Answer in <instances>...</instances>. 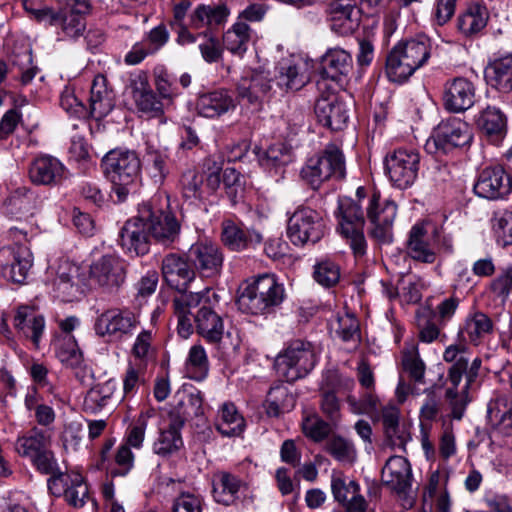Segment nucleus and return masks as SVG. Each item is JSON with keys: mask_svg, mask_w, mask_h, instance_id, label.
Masks as SVG:
<instances>
[{"mask_svg": "<svg viewBox=\"0 0 512 512\" xmlns=\"http://www.w3.org/2000/svg\"><path fill=\"white\" fill-rule=\"evenodd\" d=\"M407 254L417 262L432 264L437 259L435 244L423 223L412 226L406 243Z\"/></svg>", "mask_w": 512, "mask_h": 512, "instance_id": "nucleus-31", "label": "nucleus"}, {"mask_svg": "<svg viewBox=\"0 0 512 512\" xmlns=\"http://www.w3.org/2000/svg\"><path fill=\"white\" fill-rule=\"evenodd\" d=\"M385 435L392 447L404 448L410 439L405 428L399 426V411L396 408L385 409L382 414Z\"/></svg>", "mask_w": 512, "mask_h": 512, "instance_id": "nucleus-50", "label": "nucleus"}, {"mask_svg": "<svg viewBox=\"0 0 512 512\" xmlns=\"http://www.w3.org/2000/svg\"><path fill=\"white\" fill-rule=\"evenodd\" d=\"M313 277L323 287H332L340 279V268L331 260H322L314 266Z\"/></svg>", "mask_w": 512, "mask_h": 512, "instance_id": "nucleus-60", "label": "nucleus"}, {"mask_svg": "<svg viewBox=\"0 0 512 512\" xmlns=\"http://www.w3.org/2000/svg\"><path fill=\"white\" fill-rule=\"evenodd\" d=\"M139 324V316L131 309L112 307L96 317L94 331L99 337L122 341L132 337Z\"/></svg>", "mask_w": 512, "mask_h": 512, "instance_id": "nucleus-7", "label": "nucleus"}, {"mask_svg": "<svg viewBox=\"0 0 512 512\" xmlns=\"http://www.w3.org/2000/svg\"><path fill=\"white\" fill-rule=\"evenodd\" d=\"M149 213L151 215H146L149 236L163 245L173 243L180 232V224L176 217L170 212L152 211L150 206Z\"/></svg>", "mask_w": 512, "mask_h": 512, "instance_id": "nucleus-32", "label": "nucleus"}, {"mask_svg": "<svg viewBox=\"0 0 512 512\" xmlns=\"http://www.w3.org/2000/svg\"><path fill=\"white\" fill-rule=\"evenodd\" d=\"M50 446L51 435L47 431L34 427L17 438L15 450L20 456L32 458Z\"/></svg>", "mask_w": 512, "mask_h": 512, "instance_id": "nucleus-43", "label": "nucleus"}, {"mask_svg": "<svg viewBox=\"0 0 512 512\" xmlns=\"http://www.w3.org/2000/svg\"><path fill=\"white\" fill-rule=\"evenodd\" d=\"M177 403L174 406V422L183 426L184 423L194 417L203 414V397L197 389H184L175 395Z\"/></svg>", "mask_w": 512, "mask_h": 512, "instance_id": "nucleus-37", "label": "nucleus"}, {"mask_svg": "<svg viewBox=\"0 0 512 512\" xmlns=\"http://www.w3.org/2000/svg\"><path fill=\"white\" fill-rule=\"evenodd\" d=\"M442 99L446 110L464 112L474 105L475 86L467 78L455 77L444 84Z\"/></svg>", "mask_w": 512, "mask_h": 512, "instance_id": "nucleus-22", "label": "nucleus"}, {"mask_svg": "<svg viewBox=\"0 0 512 512\" xmlns=\"http://www.w3.org/2000/svg\"><path fill=\"white\" fill-rule=\"evenodd\" d=\"M13 325L25 337L31 339L36 347L39 346L45 329V319L42 315L37 314L29 306H20L14 315Z\"/></svg>", "mask_w": 512, "mask_h": 512, "instance_id": "nucleus-35", "label": "nucleus"}, {"mask_svg": "<svg viewBox=\"0 0 512 512\" xmlns=\"http://www.w3.org/2000/svg\"><path fill=\"white\" fill-rule=\"evenodd\" d=\"M221 240L231 251H243L258 246L262 240V234L252 228H247L232 220L222 222Z\"/></svg>", "mask_w": 512, "mask_h": 512, "instance_id": "nucleus-28", "label": "nucleus"}, {"mask_svg": "<svg viewBox=\"0 0 512 512\" xmlns=\"http://www.w3.org/2000/svg\"><path fill=\"white\" fill-rule=\"evenodd\" d=\"M212 487L214 500L224 506H231L239 499L244 482L234 474L220 471L213 476Z\"/></svg>", "mask_w": 512, "mask_h": 512, "instance_id": "nucleus-34", "label": "nucleus"}, {"mask_svg": "<svg viewBox=\"0 0 512 512\" xmlns=\"http://www.w3.org/2000/svg\"><path fill=\"white\" fill-rule=\"evenodd\" d=\"M150 416L148 411L139 414L137 419L127 427L123 444L137 450L142 448Z\"/></svg>", "mask_w": 512, "mask_h": 512, "instance_id": "nucleus-57", "label": "nucleus"}, {"mask_svg": "<svg viewBox=\"0 0 512 512\" xmlns=\"http://www.w3.org/2000/svg\"><path fill=\"white\" fill-rule=\"evenodd\" d=\"M188 259L205 277L217 275L223 264V254L219 246L212 242H197L188 251Z\"/></svg>", "mask_w": 512, "mask_h": 512, "instance_id": "nucleus-27", "label": "nucleus"}, {"mask_svg": "<svg viewBox=\"0 0 512 512\" xmlns=\"http://www.w3.org/2000/svg\"><path fill=\"white\" fill-rule=\"evenodd\" d=\"M352 69L351 55L340 48L328 50L321 58L320 73L323 78L338 81Z\"/></svg>", "mask_w": 512, "mask_h": 512, "instance_id": "nucleus-39", "label": "nucleus"}, {"mask_svg": "<svg viewBox=\"0 0 512 512\" xmlns=\"http://www.w3.org/2000/svg\"><path fill=\"white\" fill-rule=\"evenodd\" d=\"M318 122L334 130H342L349 119L347 106L335 94L321 96L314 107Z\"/></svg>", "mask_w": 512, "mask_h": 512, "instance_id": "nucleus-26", "label": "nucleus"}, {"mask_svg": "<svg viewBox=\"0 0 512 512\" xmlns=\"http://www.w3.org/2000/svg\"><path fill=\"white\" fill-rule=\"evenodd\" d=\"M56 355L67 367L76 370L81 368L83 355L72 335H65L58 341Z\"/></svg>", "mask_w": 512, "mask_h": 512, "instance_id": "nucleus-54", "label": "nucleus"}, {"mask_svg": "<svg viewBox=\"0 0 512 512\" xmlns=\"http://www.w3.org/2000/svg\"><path fill=\"white\" fill-rule=\"evenodd\" d=\"M397 215V205L391 200L380 202V195L374 192L368 199L366 216L369 235L379 242L392 240V227Z\"/></svg>", "mask_w": 512, "mask_h": 512, "instance_id": "nucleus-12", "label": "nucleus"}, {"mask_svg": "<svg viewBox=\"0 0 512 512\" xmlns=\"http://www.w3.org/2000/svg\"><path fill=\"white\" fill-rule=\"evenodd\" d=\"M113 107V95L107 88V79L103 75H97L91 86L90 115L95 119H101L108 115Z\"/></svg>", "mask_w": 512, "mask_h": 512, "instance_id": "nucleus-41", "label": "nucleus"}, {"mask_svg": "<svg viewBox=\"0 0 512 512\" xmlns=\"http://www.w3.org/2000/svg\"><path fill=\"white\" fill-rule=\"evenodd\" d=\"M473 135L471 128L465 121L451 117L443 120L435 128L432 136L427 140L425 149L428 153H448L455 148L470 144Z\"/></svg>", "mask_w": 512, "mask_h": 512, "instance_id": "nucleus-8", "label": "nucleus"}, {"mask_svg": "<svg viewBox=\"0 0 512 512\" xmlns=\"http://www.w3.org/2000/svg\"><path fill=\"white\" fill-rule=\"evenodd\" d=\"M167 160L168 155L165 150L148 146L146 153L147 169L156 184H162L169 173Z\"/></svg>", "mask_w": 512, "mask_h": 512, "instance_id": "nucleus-56", "label": "nucleus"}, {"mask_svg": "<svg viewBox=\"0 0 512 512\" xmlns=\"http://www.w3.org/2000/svg\"><path fill=\"white\" fill-rule=\"evenodd\" d=\"M327 451L337 461L343 463H352L356 458V450L352 442L336 436L327 443Z\"/></svg>", "mask_w": 512, "mask_h": 512, "instance_id": "nucleus-61", "label": "nucleus"}, {"mask_svg": "<svg viewBox=\"0 0 512 512\" xmlns=\"http://www.w3.org/2000/svg\"><path fill=\"white\" fill-rule=\"evenodd\" d=\"M203 182L202 174L195 169H187L180 179L183 197L189 200H201L203 198Z\"/></svg>", "mask_w": 512, "mask_h": 512, "instance_id": "nucleus-58", "label": "nucleus"}, {"mask_svg": "<svg viewBox=\"0 0 512 512\" xmlns=\"http://www.w3.org/2000/svg\"><path fill=\"white\" fill-rule=\"evenodd\" d=\"M48 283L58 298L64 302L80 299L84 294V282L77 265L61 260L56 267L48 269Z\"/></svg>", "mask_w": 512, "mask_h": 512, "instance_id": "nucleus-10", "label": "nucleus"}, {"mask_svg": "<svg viewBox=\"0 0 512 512\" xmlns=\"http://www.w3.org/2000/svg\"><path fill=\"white\" fill-rule=\"evenodd\" d=\"M291 160L290 148L281 142L270 145L259 155V162L266 169H277L287 165Z\"/></svg>", "mask_w": 512, "mask_h": 512, "instance_id": "nucleus-55", "label": "nucleus"}, {"mask_svg": "<svg viewBox=\"0 0 512 512\" xmlns=\"http://www.w3.org/2000/svg\"><path fill=\"white\" fill-rule=\"evenodd\" d=\"M326 12L332 31L340 35L352 34L360 23L356 0H330Z\"/></svg>", "mask_w": 512, "mask_h": 512, "instance_id": "nucleus-21", "label": "nucleus"}, {"mask_svg": "<svg viewBox=\"0 0 512 512\" xmlns=\"http://www.w3.org/2000/svg\"><path fill=\"white\" fill-rule=\"evenodd\" d=\"M35 468L42 474L50 475L49 479H53L57 475H65L58 466L54 453L47 448L43 452L30 458Z\"/></svg>", "mask_w": 512, "mask_h": 512, "instance_id": "nucleus-62", "label": "nucleus"}, {"mask_svg": "<svg viewBox=\"0 0 512 512\" xmlns=\"http://www.w3.org/2000/svg\"><path fill=\"white\" fill-rule=\"evenodd\" d=\"M443 359L447 363H452L448 369L447 378L455 388L459 386L468 365L467 348L465 345H449L444 353Z\"/></svg>", "mask_w": 512, "mask_h": 512, "instance_id": "nucleus-46", "label": "nucleus"}, {"mask_svg": "<svg viewBox=\"0 0 512 512\" xmlns=\"http://www.w3.org/2000/svg\"><path fill=\"white\" fill-rule=\"evenodd\" d=\"M28 175L31 182L36 185L54 186L67 178V169L56 157L43 155L31 162Z\"/></svg>", "mask_w": 512, "mask_h": 512, "instance_id": "nucleus-25", "label": "nucleus"}, {"mask_svg": "<svg viewBox=\"0 0 512 512\" xmlns=\"http://www.w3.org/2000/svg\"><path fill=\"white\" fill-rule=\"evenodd\" d=\"M181 425L172 421L167 429L161 430L152 445L153 452L163 458L178 453L184 446L180 433Z\"/></svg>", "mask_w": 512, "mask_h": 512, "instance_id": "nucleus-44", "label": "nucleus"}, {"mask_svg": "<svg viewBox=\"0 0 512 512\" xmlns=\"http://www.w3.org/2000/svg\"><path fill=\"white\" fill-rule=\"evenodd\" d=\"M48 488L53 495H64L67 503L75 508L83 507L90 499L88 486L79 473H66L48 479Z\"/></svg>", "mask_w": 512, "mask_h": 512, "instance_id": "nucleus-19", "label": "nucleus"}, {"mask_svg": "<svg viewBox=\"0 0 512 512\" xmlns=\"http://www.w3.org/2000/svg\"><path fill=\"white\" fill-rule=\"evenodd\" d=\"M274 86L281 91H297L304 87L309 77L306 73V66L300 61L293 59H282L276 66Z\"/></svg>", "mask_w": 512, "mask_h": 512, "instance_id": "nucleus-30", "label": "nucleus"}, {"mask_svg": "<svg viewBox=\"0 0 512 512\" xmlns=\"http://www.w3.org/2000/svg\"><path fill=\"white\" fill-rule=\"evenodd\" d=\"M488 14L486 8L480 4H473L458 17L457 27L465 36L480 32L487 24Z\"/></svg>", "mask_w": 512, "mask_h": 512, "instance_id": "nucleus-49", "label": "nucleus"}, {"mask_svg": "<svg viewBox=\"0 0 512 512\" xmlns=\"http://www.w3.org/2000/svg\"><path fill=\"white\" fill-rule=\"evenodd\" d=\"M345 159L340 148L335 144H328L324 150L309 158L302 167L301 178L313 189H318L325 181L345 176Z\"/></svg>", "mask_w": 512, "mask_h": 512, "instance_id": "nucleus-6", "label": "nucleus"}, {"mask_svg": "<svg viewBox=\"0 0 512 512\" xmlns=\"http://www.w3.org/2000/svg\"><path fill=\"white\" fill-rule=\"evenodd\" d=\"M470 386L465 383L461 390H458V387L455 388L453 385L448 387L445 393L446 399L449 402L451 407V415L453 419L461 420L466 406L469 403L468 399V390Z\"/></svg>", "mask_w": 512, "mask_h": 512, "instance_id": "nucleus-59", "label": "nucleus"}, {"mask_svg": "<svg viewBox=\"0 0 512 512\" xmlns=\"http://www.w3.org/2000/svg\"><path fill=\"white\" fill-rule=\"evenodd\" d=\"M137 109L152 116H158L163 113L164 104L161 98H158L151 89L148 77L145 73L139 72L132 74L127 86Z\"/></svg>", "mask_w": 512, "mask_h": 512, "instance_id": "nucleus-24", "label": "nucleus"}, {"mask_svg": "<svg viewBox=\"0 0 512 512\" xmlns=\"http://www.w3.org/2000/svg\"><path fill=\"white\" fill-rule=\"evenodd\" d=\"M331 490L335 501L344 505L353 494L360 491V487L355 481L346 482L341 475L333 474Z\"/></svg>", "mask_w": 512, "mask_h": 512, "instance_id": "nucleus-64", "label": "nucleus"}, {"mask_svg": "<svg viewBox=\"0 0 512 512\" xmlns=\"http://www.w3.org/2000/svg\"><path fill=\"white\" fill-rule=\"evenodd\" d=\"M252 30L244 21H237L223 35V44L232 54L243 56L251 41Z\"/></svg>", "mask_w": 512, "mask_h": 512, "instance_id": "nucleus-47", "label": "nucleus"}, {"mask_svg": "<svg viewBox=\"0 0 512 512\" xmlns=\"http://www.w3.org/2000/svg\"><path fill=\"white\" fill-rule=\"evenodd\" d=\"M477 124L489 140L495 144H498L507 133V117L494 106H487L480 113Z\"/></svg>", "mask_w": 512, "mask_h": 512, "instance_id": "nucleus-40", "label": "nucleus"}, {"mask_svg": "<svg viewBox=\"0 0 512 512\" xmlns=\"http://www.w3.org/2000/svg\"><path fill=\"white\" fill-rule=\"evenodd\" d=\"M267 413L277 417L289 412L295 406V398L284 386H275L270 389L267 397Z\"/></svg>", "mask_w": 512, "mask_h": 512, "instance_id": "nucleus-53", "label": "nucleus"}, {"mask_svg": "<svg viewBox=\"0 0 512 512\" xmlns=\"http://www.w3.org/2000/svg\"><path fill=\"white\" fill-rule=\"evenodd\" d=\"M206 303H210L206 289L196 293L180 292L174 297L172 305L177 318V332L182 338L187 339L194 332L195 314Z\"/></svg>", "mask_w": 512, "mask_h": 512, "instance_id": "nucleus-16", "label": "nucleus"}, {"mask_svg": "<svg viewBox=\"0 0 512 512\" xmlns=\"http://www.w3.org/2000/svg\"><path fill=\"white\" fill-rule=\"evenodd\" d=\"M90 10V0H63L59 23L63 34L71 39L82 36L86 29L85 17Z\"/></svg>", "mask_w": 512, "mask_h": 512, "instance_id": "nucleus-23", "label": "nucleus"}, {"mask_svg": "<svg viewBox=\"0 0 512 512\" xmlns=\"http://www.w3.org/2000/svg\"><path fill=\"white\" fill-rule=\"evenodd\" d=\"M325 234L321 215L308 207L297 209L288 220L287 235L295 245L316 243Z\"/></svg>", "mask_w": 512, "mask_h": 512, "instance_id": "nucleus-11", "label": "nucleus"}, {"mask_svg": "<svg viewBox=\"0 0 512 512\" xmlns=\"http://www.w3.org/2000/svg\"><path fill=\"white\" fill-rule=\"evenodd\" d=\"M229 16V9L223 3L199 5L191 15L192 27L210 29L223 25Z\"/></svg>", "mask_w": 512, "mask_h": 512, "instance_id": "nucleus-42", "label": "nucleus"}, {"mask_svg": "<svg viewBox=\"0 0 512 512\" xmlns=\"http://www.w3.org/2000/svg\"><path fill=\"white\" fill-rule=\"evenodd\" d=\"M316 362L315 346L309 341L295 339L278 355L275 365L278 373L287 382H294L306 377L314 369Z\"/></svg>", "mask_w": 512, "mask_h": 512, "instance_id": "nucleus-5", "label": "nucleus"}, {"mask_svg": "<svg viewBox=\"0 0 512 512\" xmlns=\"http://www.w3.org/2000/svg\"><path fill=\"white\" fill-rule=\"evenodd\" d=\"M185 367L188 376L193 380L202 381L207 377L209 360L202 345L195 344L189 349Z\"/></svg>", "mask_w": 512, "mask_h": 512, "instance_id": "nucleus-52", "label": "nucleus"}, {"mask_svg": "<svg viewBox=\"0 0 512 512\" xmlns=\"http://www.w3.org/2000/svg\"><path fill=\"white\" fill-rule=\"evenodd\" d=\"M285 298V289L273 274L252 278L238 299L239 308L252 315L270 313Z\"/></svg>", "mask_w": 512, "mask_h": 512, "instance_id": "nucleus-3", "label": "nucleus"}, {"mask_svg": "<svg viewBox=\"0 0 512 512\" xmlns=\"http://www.w3.org/2000/svg\"><path fill=\"white\" fill-rule=\"evenodd\" d=\"M488 84L501 93L512 91V54L491 61L486 68Z\"/></svg>", "mask_w": 512, "mask_h": 512, "instance_id": "nucleus-38", "label": "nucleus"}, {"mask_svg": "<svg viewBox=\"0 0 512 512\" xmlns=\"http://www.w3.org/2000/svg\"><path fill=\"white\" fill-rule=\"evenodd\" d=\"M431 56V43L426 37L398 42L388 53L385 71L392 82L403 83Z\"/></svg>", "mask_w": 512, "mask_h": 512, "instance_id": "nucleus-2", "label": "nucleus"}, {"mask_svg": "<svg viewBox=\"0 0 512 512\" xmlns=\"http://www.w3.org/2000/svg\"><path fill=\"white\" fill-rule=\"evenodd\" d=\"M162 275L168 286L178 292H186L195 278L194 270L181 256L170 253L162 260Z\"/></svg>", "mask_w": 512, "mask_h": 512, "instance_id": "nucleus-29", "label": "nucleus"}, {"mask_svg": "<svg viewBox=\"0 0 512 512\" xmlns=\"http://www.w3.org/2000/svg\"><path fill=\"white\" fill-rule=\"evenodd\" d=\"M234 108V100L226 90L204 93L198 97L196 102L197 112L206 118L219 117Z\"/></svg>", "mask_w": 512, "mask_h": 512, "instance_id": "nucleus-36", "label": "nucleus"}, {"mask_svg": "<svg viewBox=\"0 0 512 512\" xmlns=\"http://www.w3.org/2000/svg\"><path fill=\"white\" fill-rule=\"evenodd\" d=\"M463 331L471 343L478 345L483 338L494 331L492 319L483 312H475L467 317Z\"/></svg>", "mask_w": 512, "mask_h": 512, "instance_id": "nucleus-51", "label": "nucleus"}, {"mask_svg": "<svg viewBox=\"0 0 512 512\" xmlns=\"http://www.w3.org/2000/svg\"><path fill=\"white\" fill-rule=\"evenodd\" d=\"M103 172L112 184V199L116 203L127 201L140 186L141 163L137 154L129 150L114 149L102 159Z\"/></svg>", "mask_w": 512, "mask_h": 512, "instance_id": "nucleus-1", "label": "nucleus"}, {"mask_svg": "<svg viewBox=\"0 0 512 512\" xmlns=\"http://www.w3.org/2000/svg\"><path fill=\"white\" fill-rule=\"evenodd\" d=\"M473 189L481 198L496 200L511 193L512 180L501 166L487 167L479 174Z\"/></svg>", "mask_w": 512, "mask_h": 512, "instance_id": "nucleus-20", "label": "nucleus"}, {"mask_svg": "<svg viewBox=\"0 0 512 512\" xmlns=\"http://www.w3.org/2000/svg\"><path fill=\"white\" fill-rule=\"evenodd\" d=\"M206 297L210 303L203 304L195 314L194 329L210 343H217L224 334V322L215 308L219 304L220 297L212 289H206Z\"/></svg>", "mask_w": 512, "mask_h": 512, "instance_id": "nucleus-17", "label": "nucleus"}, {"mask_svg": "<svg viewBox=\"0 0 512 512\" xmlns=\"http://www.w3.org/2000/svg\"><path fill=\"white\" fill-rule=\"evenodd\" d=\"M149 206L144 205L139 216L125 222L119 233V244L130 256H142L149 252V232L146 221Z\"/></svg>", "mask_w": 512, "mask_h": 512, "instance_id": "nucleus-14", "label": "nucleus"}, {"mask_svg": "<svg viewBox=\"0 0 512 512\" xmlns=\"http://www.w3.org/2000/svg\"><path fill=\"white\" fill-rule=\"evenodd\" d=\"M116 390V382L108 380L94 385L86 393L83 408L86 412L97 413L102 410L112 398Z\"/></svg>", "mask_w": 512, "mask_h": 512, "instance_id": "nucleus-48", "label": "nucleus"}, {"mask_svg": "<svg viewBox=\"0 0 512 512\" xmlns=\"http://www.w3.org/2000/svg\"><path fill=\"white\" fill-rule=\"evenodd\" d=\"M384 164L392 185L399 189H407L418 178L420 155L415 149L399 148L386 155Z\"/></svg>", "mask_w": 512, "mask_h": 512, "instance_id": "nucleus-9", "label": "nucleus"}, {"mask_svg": "<svg viewBox=\"0 0 512 512\" xmlns=\"http://www.w3.org/2000/svg\"><path fill=\"white\" fill-rule=\"evenodd\" d=\"M356 196L358 201L347 198L339 202V229L355 257H361L367 249L363 233L365 218L360 203L366 197L365 189L358 187Z\"/></svg>", "mask_w": 512, "mask_h": 512, "instance_id": "nucleus-4", "label": "nucleus"}, {"mask_svg": "<svg viewBox=\"0 0 512 512\" xmlns=\"http://www.w3.org/2000/svg\"><path fill=\"white\" fill-rule=\"evenodd\" d=\"M33 265V255L26 245L7 246L0 249L1 275L15 284H24Z\"/></svg>", "mask_w": 512, "mask_h": 512, "instance_id": "nucleus-15", "label": "nucleus"}, {"mask_svg": "<svg viewBox=\"0 0 512 512\" xmlns=\"http://www.w3.org/2000/svg\"><path fill=\"white\" fill-rule=\"evenodd\" d=\"M237 95L244 105L259 110L275 93L274 80L265 71H251L237 83Z\"/></svg>", "mask_w": 512, "mask_h": 512, "instance_id": "nucleus-13", "label": "nucleus"}, {"mask_svg": "<svg viewBox=\"0 0 512 512\" xmlns=\"http://www.w3.org/2000/svg\"><path fill=\"white\" fill-rule=\"evenodd\" d=\"M90 278L104 291L113 292L125 282L126 269L118 257L104 255L92 263Z\"/></svg>", "mask_w": 512, "mask_h": 512, "instance_id": "nucleus-18", "label": "nucleus"}, {"mask_svg": "<svg viewBox=\"0 0 512 512\" xmlns=\"http://www.w3.org/2000/svg\"><path fill=\"white\" fill-rule=\"evenodd\" d=\"M493 230L498 242L504 246L512 244V212L504 210L495 214Z\"/></svg>", "mask_w": 512, "mask_h": 512, "instance_id": "nucleus-63", "label": "nucleus"}, {"mask_svg": "<svg viewBox=\"0 0 512 512\" xmlns=\"http://www.w3.org/2000/svg\"><path fill=\"white\" fill-rule=\"evenodd\" d=\"M411 478L410 463L402 456H391L382 468L383 484L397 493H404L411 487Z\"/></svg>", "mask_w": 512, "mask_h": 512, "instance_id": "nucleus-33", "label": "nucleus"}, {"mask_svg": "<svg viewBox=\"0 0 512 512\" xmlns=\"http://www.w3.org/2000/svg\"><path fill=\"white\" fill-rule=\"evenodd\" d=\"M245 428V420L237 411L236 406L231 402L224 403L216 421V429L220 434L227 437L239 436Z\"/></svg>", "mask_w": 512, "mask_h": 512, "instance_id": "nucleus-45", "label": "nucleus"}]
</instances>
